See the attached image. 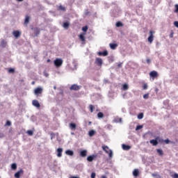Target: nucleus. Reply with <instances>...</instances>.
<instances>
[{"mask_svg": "<svg viewBox=\"0 0 178 178\" xmlns=\"http://www.w3.org/2000/svg\"><path fill=\"white\" fill-rule=\"evenodd\" d=\"M23 170L21 169L15 174V177L20 178V175H23Z\"/></svg>", "mask_w": 178, "mask_h": 178, "instance_id": "obj_14", "label": "nucleus"}, {"mask_svg": "<svg viewBox=\"0 0 178 178\" xmlns=\"http://www.w3.org/2000/svg\"><path fill=\"white\" fill-rule=\"evenodd\" d=\"M89 108H90V111L91 112V113H92L94 112V109H95V107L93 105L90 104L89 106Z\"/></svg>", "mask_w": 178, "mask_h": 178, "instance_id": "obj_31", "label": "nucleus"}, {"mask_svg": "<svg viewBox=\"0 0 178 178\" xmlns=\"http://www.w3.org/2000/svg\"><path fill=\"white\" fill-rule=\"evenodd\" d=\"M170 38H173V33L170 35Z\"/></svg>", "mask_w": 178, "mask_h": 178, "instance_id": "obj_50", "label": "nucleus"}, {"mask_svg": "<svg viewBox=\"0 0 178 178\" xmlns=\"http://www.w3.org/2000/svg\"><path fill=\"white\" fill-rule=\"evenodd\" d=\"M95 158H97V155H92V156H89L87 157V161L88 162H92V161H94V159H95Z\"/></svg>", "mask_w": 178, "mask_h": 178, "instance_id": "obj_10", "label": "nucleus"}, {"mask_svg": "<svg viewBox=\"0 0 178 178\" xmlns=\"http://www.w3.org/2000/svg\"><path fill=\"white\" fill-rule=\"evenodd\" d=\"M175 10H174L175 13H178V4L175 5Z\"/></svg>", "mask_w": 178, "mask_h": 178, "instance_id": "obj_37", "label": "nucleus"}, {"mask_svg": "<svg viewBox=\"0 0 178 178\" xmlns=\"http://www.w3.org/2000/svg\"><path fill=\"white\" fill-rule=\"evenodd\" d=\"M118 67H122V63L118 64Z\"/></svg>", "mask_w": 178, "mask_h": 178, "instance_id": "obj_52", "label": "nucleus"}, {"mask_svg": "<svg viewBox=\"0 0 178 178\" xmlns=\"http://www.w3.org/2000/svg\"><path fill=\"white\" fill-rule=\"evenodd\" d=\"M80 88H81V86H79L77 84H73L70 88V90L71 91H79V90H80Z\"/></svg>", "mask_w": 178, "mask_h": 178, "instance_id": "obj_4", "label": "nucleus"}, {"mask_svg": "<svg viewBox=\"0 0 178 178\" xmlns=\"http://www.w3.org/2000/svg\"><path fill=\"white\" fill-rule=\"evenodd\" d=\"M97 117L99 118V119H102V118H104V113L102 112H99L97 113Z\"/></svg>", "mask_w": 178, "mask_h": 178, "instance_id": "obj_26", "label": "nucleus"}, {"mask_svg": "<svg viewBox=\"0 0 178 178\" xmlns=\"http://www.w3.org/2000/svg\"><path fill=\"white\" fill-rule=\"evenodd\" d=\"M97 55H99V56H108V51L105 50L104 51L98 52Z\"/></svg>", "mask_w": 178, "mask_h": 178, "instance_id": "obj_6", "label": "nucleus"}, {"mask_svg": "<svg viewBox=\"0 0 178 178\" xmlns=\"http://www.w3.org/2000/svg\"><path fill=\"white\" fill-rule=\"evenodd\" d=\"M172 177H173V178H178V174H177V173H175V174L172 175Z\"/></svg>", "mask_w": 178, "mask_h": 178, "instance_id": "obj_47", "label": "nucleus"}, {"mask_svg": "<svg viewBox=\"0 0 178 178\" xmlns=\"http://www.w3.org/2000/svg\"><path fill=\"white\" fill-rule=\"evenodd\" d=\"M21 34L22 33L19 31H14L13 32V35H14V37H15V38H19V37H20Z\"/></svg>", "mask_w": 178, "mask_h": 178, "instance_id": "obj_11", "label": "nucleus"}, {"mask_svg": "<svg viewBox=\"0 0 178 178\" xmlns=\"http://www.w3.org/2000/svg\"><path fill=\"white\" fill-rule=\"evenodd\" d=\"M149 143L154 147H156V145H158V140H156V138L155 139L150 140Z\"/></svg>", "mask_w": 178, "mask_h": 178, "instance_id": "obj_9", "label": "nucleus"}, {"mask_svg": "<svg viewBox=\"0 0 178 178\" xmlns=\"http://www.w3.org/2000/svg\"><path fill=\"white\" fill-rule=\"evenodd\" d=\"M87 30H88V26H85L82 28V31H84V33H86Z\"/></svg>", "mask_w": 178, "mask_h": 178, "instance_id": "obj_35", "label": "nucleus"}, {"mask_svg": "<svg viewBox=\"0 0 178 178\" xmlns=\"http://www.w3.org/2000/svg\"><path fill=\"white\" fill-rule=\"evenodd\" d=\"M88 134H89V136H90V137H92V136H94V135L95 134V131H94V130H90V131H89Z\"/></svg>", "mask_w": 178, "mask_h": 178, "instance_id": "obj_27", "label": "nucleus"}, {"mask_svg": "<svg viewBox=\"0 0 178 178\" xmlns=\"http://www.w3.org/2000/svg\"><path fill=\"white\" fill-rule=\"evenodd\" d=\"M29 22H30V16L26 15L24 19V24H25V26H27V24H29Z\"/></svg>", "mask_w": 178, "mask_h": 178, "instance_id": "obj_18", "label": "nucleus"}, {"mask_svg": "<svg viewBox=\"0 0 178 178\" xmlns=\"http://www.w3.org/2000/svg\"><path fill=\"white\" fill-rule=\"evenodd\" d=\"M143 88L144 90H147V88H148V85H147V83H145V84L143 85Z\"/></svg>", "mask_w": 178, "mask_h": 178, "instance_id": "obj_42", "label": "nucleus"}, {"mask_svg": "<svg viewBox=\"0 0 178 178\" xmlns=\"http://www.w3.org/2000/svg\"><path fill=\"white\" fill-rule=\"evenodd\" d=\"M116 27H122L123 24L121 22H118L115 24Z\"/></svg>", "mask_w": 178, "mask_h": 178, "instance_id": "obj_30", "label": "nucleus"}, {"mask_svg": "<svg viewBox=\"0 0 178 178\" xmlns=\"http://www.w3.org/2000/svg\"><path fill=\"white\" fill-rule=\"evenodd\" d=\"M11 168L13 169V170H16V169H17V165H16V163H13L11 165Z\"/></svg>", "mask_w": 178, "mask_h": 178, "instance_id": "obj_29", "label": "nucleus"}, {"mask_svg": "<svg viewBox=\"0 0 178 178\" xmlns=\"http://www.w3.org/2000/svg\"><path fill=\"white\" fill-rule=\"evenodd\" d=\"M96 174L95 172H92L90 177L91 178H95Z\"/></svg>", "mask_w": 178, "mask_h": 178, "instance_id": "obj_44", "label": "nucleus"}, {"mask_svg": "<svg viewBox=\"0 0 178 178\" xmlns=\"http://www.w3.org/2000/svg\"><path fill=\"white\" fill-rule=\"evenodd\" d=\"M164 143L165 144H169V143H170V140H169V139H166V140H164Z\"/></svg>", "mask_w": 178, "mask_h": 178, "instance_id": "obj_45", "label": "nucleus"}, {"mask_svg": "<svg viewBox=\"0 0 178 178\" xmlns=\"http://www.w3.org/2000/svg\"><path fill=\"white\" fill-rule=\"evenodd\" d=\"M144 118V114L143 113H140L138 115V119H143Z\"/></svg>", "mask_w": 178, "mask_h": 178, "instance_id": "obj_34", "label": "nucleus"}, {"mask_svg": "<svg viewBox=\"0 0 178 178\" xmlns=\"http://www.w3.org/2000/svg\"><path fill=\"white\" fill-rule=\"evenodd\" d=\"M146 62H147V63H151V59L147 58V59L146 60Z\"/></svg>", "mask_w": 178, "mask_h": 178, "instance_id": "obj_48", "label": "nucleus"}, {"mask_svg": "<svg viewBox=\"0 0 178 178\" xmlns=\"http://www.w3.org/2000/svg\"><path fill=\"white\" fill-rule=\"evenodd\" d=\"M143 128V125H138L136 127V130H141Z\"/></svg>", "mask_w": 178, "mask_h": 178, "instance_id": "obj_41", "label": "nucleus"}, {"mask_svg": "<svg viewBox=\"0 0 178 178\" xmlns=\"http://www.w3.org/2000/svg\"><path fill=\"white\" fill-rule=\"evenodd\" d=\"M138 173H139L138 170L136 169L133 172V175L135 176V177H137L138 176Z\"/></svg>", "mask_w": 178, "mask_h": 178, "instance_id": "obj_24", "label": "nucleus"}, {"mask_svg": "<svg viewBox=\"0 0 178 178\" xmlns=\"http://www.w3.org/2000/svg\"><path fill=\"white\" fill-rule=\"evenodd\" d=\"M115 121H116L117 122L122 123V118H118L117 120H115Z\"/></svg>", "mask_w": 178, "mask_h": 178, "instance_id": "obj_43", "label": "nucleus"}, {"mask_svg": "<svg viewBox=\"0 0 178 178\" xmlns=\"http://www.w3.org/2000/svg\"><path fill=\"white\" fill-rule=\"evenodd\" d=\"M77 127V125H76V124L73 123V122H71L70 124V129L71 130H76V128Z\"/></svg>", "mask_w": 178, "mask_h": 178, "instance_id": "obj_20", "label": "nucleus"}, {"mask_svg": "<svg viewBox=\"0 0 178 178\" xmlns=\"http://www.w3.org/2000/svg\"><path fill=\"white\" fill-rule=\"evenodd\" d=\"M156 140H157V142H158V144H159V143H164V140L163 139H162L161 137H159V136H157L156 138Z\"/></svg>", "mask_w": 178, "mask_h": 178, "instance_id": "obj_23", "label": "nucleus"}, {"mask_svg": "<svg viewBox=\"0 0 178 178\" xmlns=\"http://www.w3.org/2000/svg\"><path fill=\"white\" fill-rule=\"evenodd\" d=\"M11 125H12V122H10V121H7L5 124V126H11Z\"/></svg>", "mask_w": 178, "mask_h": 178, "instance_id": "obj_40", "label": "nucleus"}, {"mask_svg": "<svg viewBox=\"0 0 178 178\" xmlns=\"http://www.w3.org/2000/svg\"><path fill=\"white\" fill-rule=\"evenodd\" d=\"M174 25L175 26V27H177V29H178V21H175L174 22Z\"/></svg>", "mask_w": 178, "mask_h": 178, "instance_id": "obj_46", "label": "nucleus"}, {"mask_svg": "<svg viewBox=\"0 0 178 178\" xmlns=\"http://www.w3.org/2000/svg\"><path fill=\"white\" fill-rule=\"evenodd\" d=\"M89 124H91V122H90Z\"/></svg>", "mask_w": 178, "mask_h": 178, "instance_id": "obj_57", "label": "nucleus"}, {"mask_svg": "<svg viewBox=\"0 0 178 178\" xmlns=\"http://www.w3.org/2000/svg\"><path fill=\"white\" fill-rule=\"evenodd\" d=\"M32 105H33V106H35L36 108H40V106H41L40 105V102H38L37 100L34 99L32 102Z\"/></svg>", "mask_w": 178, "mask_h": 178, "instance_id": "obj_13", "label": "nucleus"}, {"mask_svg": "<svg viewBox=\"0 0 178 178\" xmlns=\"http://www.w3.org/2000/svg\"><path fill=\"white\" fill-rule=\"evenodd\" d=\"M18 2H23V0H17Z\"/></svg>", "mask_w": 178, "mask_h": 178, "instance_id": "obj_54", "label": "nucleus"}, {"mask_svg": "<svg viewBox=\"0 0 178 178\" xmlns=\"http://www.w3.org/2000/svg\"><path fill=\"white\" fill-rule=\"evenodd\" d=\"M59 9L60 10H63L64 12L66 10V8H65L63 6H60Z\"/></svg>", "mask_w": 178, "mask_h": 178, "instance_id": "obj_38", "label": "nucleus"}, {"mask_svg": "<svg viewBox=\"0 0 178 178\" xmlns=\"http://www.w3.org/2000/svg\"><path fill=\"white\" fill-rule=\"evenodd\" d=\"M118 44L116 43H110L109 47L111 49H116L118 48Z\"/></svg>", "mask_w": 178, "mask_h": 178, "instance_id": "obj_16", "label": "nucleus"}, {"mask_svg": "<svg viewBox=\"0 0 178 178\" xmlns=\"http://www.w3.org/2000/svg\"><path fill=\"white\" fill-rule=\"evenodd\" d=\"M8 73H15V69L9 68L8 69Z\"/></svg>", "mask_w": 178, "mask_h": 178, "instance_id": "obj_39", "label": "nucleus"}, {"mask_svg": "<svg viewBox=\"0 0 178 178\" xmlns=\"http://www.w3.org/2000/svg\"><path fill=\"white\" fill-rule=\"evenodd\" d=\"M154 34H155V31H149V36L147 38V41L150 44H152V42L154 41Z\"/></svg>", "mask_w": 178, "mask_h": 178, "instance_id": "obj_3", "label": "nucleus"}, {"mask_svg": "<svg viewBox=\"0 0 178 178\" xmlns=\"http://www.w3.org/2000/svg\"><path fill=\"white\" fill-rule=\"evenodd\" d=\"M26 133L28 134V136H33L34 134V131L32 130H29L26 131Z\"/></svg>", "mask_w": 178, "mask_h": 178, "instance_id": "obj_32", "label": "nucleus"}, {"mask_svg": "<svg viewBox=\"0 0 178 178\" xmlns=\"http://www.w3.org/2000/svg\"><path fill=\"white\" fill-rule=\"evenodd\" d=\"M149 97V94H148V93L145 94V95H143L144 99H148Z\"/></svg>", "mask_w": 178, "mask_h": 178, "instance_id": "obj_36", "label": "nucleus"}, {"mask_svg": "<svg viewBox=\"0 0 178 178\" xmlns=\"http://www.w3.org/2000/svg\"><path fill=\"white\" fill-rule=\"evenodd\" d=\"M2 137H3V134L0 133V138H2Z\"/></svg>", "mask_w": 178, "mask_h": 178, "instance_id": "obj_49", "label": "nucleus"}, {"mask_svg": "<svg viewBox=\"0 0 178 178\" xmlns=\"http://www.w3.org/2000/svg\"><path fill=\"white\" fill-rule=\"evenodd\" d=\"M102 149L105 152L106 154H108L109 158H112V156H113V152H112V150H111L108 146H102Z\"/></svg>", "mask_w": 178, "mask_h": 178, "instance_id": "obj_1", "label": "nucleus"}, {"mask_svg": "<svg viewBox=\"0 0 178 178\" xmlns=\"http://www.w3.org/2000/svg\"><path fill=\"white\" fill-rule=\"evenodd\" d=\"M79 39L81 40V41H82V42H86V37H84V35H79Z\"/></svg>", "mask_w": 178, "mask_h": 178, "instance_id": "obj_22", "label": "nucleus"}, {"mask_svg": "<svg viewBox=\"0 0 178 178\" xmlns=\"http://www.w3.org/2000/svg\"><path fill=\"white\" fill-rule=\"evenodd\" d=\"M35 95H38V94H42V88H37L34 90Z\"/></svg>", "mask_w": 178, "mask_h": 178, "instance_id": "obj_7", "label": "nucleus"}, {"mask_svg": "<svg viewBox=\"0 0 178 178\" xmlns=\"http://www.w3.org/2000/svg\"><path fill=\"white\" fill-rule=\"evenodd\" d=\"M149 76H150V77L155 78L158 76V72L156 71H152L149 73Z\"/></svg>", "mask_w": 178, "mask_h": 178, "instance_id": "obj_17", "label": "nucleus"}, {"mask_svg": "<svg viewBox=\"0 0 178 178\" xmlns=\"http://www.w3.org/2000/svg\"><path fill=\"white\" fill-rule=\"evenodd\" d=\"M122 90L124 91H127V90H129V85L124 83L123 86H122Z\"/></svg>", "mask_w": 178, "mask_h": 178, "instance_id": "obj_25", "label": "nucleus"}, {"mask_svg": "<svg viewBox=\"0 0 178 178\" xmlns=\"http://www.w3.org/2000/svg\"><path fill=\"white\" fill-rule=\"evenodd\" d=\"M47 62H51V60L48 59V60H47Z\"/></svg>", "mask_w": 178, "mask_h": 178, "instance_id": "obj_55", "label": "nucleus"}, {"mask_svg": "<svg viewBox=\"0 0 178 178\" xmlns=\"http://www.w3.org/2000/svg\"><path fill=\"white\" fill-rule=\"evenodd\" d=\"M156 152L160 156H163V150L161 149H156Z\"/></svg>", "mask_w": 178, "mask_h": 178, "instance_id": "obj_21", "label": "nucleus"}, {"mask_svg": "<svg viewBox=\"0 0 178 178\" xmlns=\"http://www.w3.org/2000/svg\"><path fill=\"white\" fill-rule=\"evenodd\" d=\"M54 90H56V86H54Z\"/></svg>", "mask_w": 178, "mask_h": 178, "instance_id": "obj_56", "label": "nucleus"}, {"mask_svg": "<svg viewBox=\"0 0 178 178\" xmlns=\"http://www.w3.org/2000/svg\"><path fill=\"white\" fill-rule=\"evenodd\" d=\"M131 146L130 145H122V149H124V151H129V149H131Z\"/></svg>", "mask_w": 178, "mask_h": 178, "instance_id": "obj_19", "label": "nucleus"}, {"mask_svg": "<svg viewBox=\"0 0 178 178\" xmlns=\"http://www.w3.org/2000/svg\"><path fill=\"white\" fill-rule=\"evenodd\" d=\"M152 176L153 177H156V178H161V175H158V174H156V173H153V174H152Z\"/></svg>", "mask_w": 178, "mask_h": 178, "instance_id": "obj_33", "label": "nucleus"}, {"mask_svg": "<svg viewBox=\"0 0 178 178\" xmlns=\"http://www.w3.org/2000/svg\"><path fill=\"white\" fill-rule=\"evenodd\" d=\"M70 178H80V177L72 176V177H71Z\"/></svg>", "mask_w": 178, "mask_h": 178, "instance_id": "obj_53", "label": "nucleus"}, {"mask_svg": "<svg viewBox=\"0 0 178 178\" xmlns=\"http://www.w3.org/2000/svg\"><path fill=\"white\" fill-rule=\"evenodd\" d=\"M56 152H57V156L58 158L62 157V153L63 152V149L59 147L57 149Z\"/></svg>", "mask_w": 178, "mask_h": 178, "instance_id": "obj_8", "label": "nucleus"}, {"mask_svg": "<svg viewBox=\"0 0 178 178\" xmlns=\"http://www.w3.org/2000/svg\"><path fill=\"white\" fill-rule=\"evenodd\" d=\"M95 63L98 66H102V59L99 58H96Z\"/></svg>", "mask_w": 178, "mask_h": 178, "instance_id": "obj_12", "label": "nucleus"}, {"mask_svg": "<svg viewBox=\"0 0 178 178\" xmlns=\"http://www.w3.org/2000/svg\"><path fill=\"white\" fill-rule=\"evenodd\" d=\"M65 154L66 155H69L70 156H73L74 155V152L70 149L66 150Z\"/></svg>", "mask_w": 178, "mask_h": 178, "instance_id": "obj_15", "label": "nucleus"}, {"mask_svg": "<svg viewBox=\"0 0 178 178\" xmlns=\"http://www.w3.org/2000/svg\"><path fill=\"white\" fill-rule=\"evenodd\" d=\"M79 155L81 158H86V156H87V150L86 149L81 150Z\"/></svg>", "mask_w": 178, "mask_h": 178, "instance_id": "obj_5", "label": "nucleus"}, {"mask_svg": "<svg viewBox=\"0 0 178 178\" xmlns=\"http://www.w3.org/2000/svg\"><path fill=\"white\" fill-rule=\"evenodd\" d=\"M63 27H64V29H69V22H64Z\"/></svg>", "mask_w": 178, "mask_h": 178, "instance_id": "obj_28", "label": "nucleus"}, {"mask_svg": "<svg viewBox=\"0 0 178 178\" xmlns=\"http://www.w3.org/2000/svg\"><path fill=\"white\" fill-rule=\"evenodd\" d=\"M101 178H107L106 175H102Z\"/></svg>", "mask_w": 178, "mask_h": 178, "instance_id": "obj_51", "label": "nucleus"}, {"mask_svg": "<svg viewBox=\"0 0 178 178\" xmlns=\"http://www.w3.org/2000/svg\"><path fill=\"white\" fill-rule=\"evenodd\" d=\"M63 63V60L61 58H57L54 60V65L56 67H60Z\"/></svg>", "mask_w": 178, "mask_h": 178, "instance_id": "obj_2", "label": "nucleus"}]
</instances>
